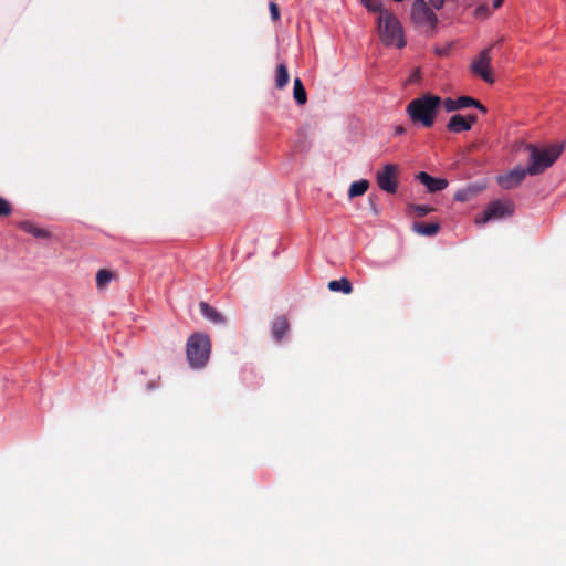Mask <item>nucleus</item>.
<instances>
[{"mask_svg": "<svg viewBox=\"0 0 566 566\" xmlns=\"http://www.w3.org/2000/svg\"><path fill=\"white\" fill-rule=\"evenodd\" d=\"M465 118V122L470 124V128L472 127V125L478 120V117L475 115H468V116H464Z\"/></svg>", "mask_w": 566, "mask_h": 566, "instance_id": "nucleus-28", "label": "nucleus"}, {"mask_svg": "<svg viewBox=\"0 0 566 566\" xmlns=\"http://www.w3.org/2000/svg\"><path fill=\"white\" fill-rule=\"evenodd\" d=\"M514 203L510 200H494L489 202L483 212L475 218V223L481 226L491 220H499L512 216Z\"/></svg>", "mask_w": 566, "mask_h": 566, "instance_id": "nucleus-6", "label": "nucleus"}, {"mask_svg": "<svg viewBox=\"0 0 566 566\" xmlns=\"http://www.w3.org/2000/svg\"><path fill=\"white\" fill-rule=\"evenodd\" d=\"M448 52H449V49H448V48H443V49H436V53H437L438 55H441V56L447 55V54H448Z\"/></svg>", "mask_w": 566, "mask_h": 566, "instance_id": "nucleus-30", "label": "nucleus"}, {"mask_svg": "<svg viewBox=\"0 0 566 566\" xmlns=\"http://www.w3.org/2000/svg\"><path fill=\"white\" fill-rule=\"evenodd\" d=\"M528 175V166L526 168L517 166L497 178L499 185L503 189H513L517 187Z\"/></svg>", "mask_w": 566, "mask_h": 566, "instance_id": "nucleus-10", "label": "nucleus"}, {"mask_svg": "<svg viewBox=\"0 0 566 566\" xmlns=\"http://www.w3.org/2000/svg\"><path fill=\"white\" fill-rule=\"evenodd\" d=\"M411 21L422 32L432 35L437 29L438 18L424 0H415L411 7Z\"/></svg>", "mask_w": 566, "mask_h": 566, "instance_id": "nucleus-5", "label": "nucleus"}, {"mask_svg": "<svg viewBox=\"0 0 566 566\" xmlns=\"http://www.w3.org/2000/svg\"><path fill=\"white\" fill-rule=\"evenodd\" d=\"M199 308L201 314L209 319L211 323L220 325L226 323V318L214 307L210 306L206 302H200Z\"/></svg>", "mask_w": 566, "mask_h": 566, "instance_id": "nucleus-13", "label": "nucleus"}, {"mask_svg": "<svg viewBox=\"0 0 566 566\" xmlns=\"http://www.w3.org/2000/svg\"><path fill=\"white\" fill-rule=\"evenodd\" d=\"M378 29L381 42L385 45H395L399 49L406 45L402 27L396 15L391 12H380L378 15Z\"/></svg>", "mask_w": 566, "mask_h": 566, "instance_id": "nucleus-3", "label": "nucleus"}, {"mask_svg": "<svg viewBox=\"0 0 566 566\" xmlns=\"http://www.w3.org/2000/svg\"><path fill=\"white\" fill-rule=\"evenodd\" d=\"M290 328L285 316H277L272 323V336L275 342H281Z\"/></svg>", "mask_w": 566, "mask_h": 566, "instance_id": "nucleus-12", "label": "nucleus"}, {"mask_svg": "<svg viewBox=\"0 0 566 566\" xmlns=\"http://www.w3.org/2000/svg\"><path fill=\"white\" fill-rule=\"evenodd\" d=\"M412 229L421 235L431 237L438 233L440 224L438 222L423 223L415 222Z\"/></svg>", "mask_w": 566, "mask_h": 566, "instance_id": "nucleus-16", "label": "nucleus"}, {"mask_svg": "<svg viewBox=\"0 0 566 566\" xmlns=\"http://www.w3.org/2000/svg\"><path fill=\"white\" fill-rule=\"evenodd\" d=\"M411 208L413 209L418 217H424L434 210L433 207L426 205H412Z\"/></svg>", "mask_w": 566, "mask_h": 566, "instance_id": "nucleus-23", "label": "nucleus"}, {"mask_svg": "<svg viewBox=\"0 0 566 566\" xmlns=\"http://www.w3.org/2000/svg\"><path fill=\"white\" fill-rule=\"evenodd\" d=\"M447 129L451 133L467 132L470 130V124L465 122L464 116L455 114L449 119Z\"/></svg>", "mask_w": 566, "mask_h": 566, "instance_id": "nucleus-14", "label": "nucleus"}, {"mask_svg": "<svg viewBox=\"0 0 566 566\" xmlns=\"http://www.w3.org/2000/svg\"><path fill=\"white\" fill-rule=\"evenodd\" d=\"M210 338L205 334H193L187 342V359L192 368L203 367L210 356Z\"/></svg>", "mask_w": 566, "mask_h": 566, "instance_id": "nucleus-4", "label": "nucleus"}, {"mask_svg": "<svg viewBox=\"0 0 566 566\" xmlns=\"http://www.w3.org/2000/svg\"><path fill=\"white\" fill-rule=\"evenodd\" d=\"M405 132H406V129L402 126H399L396 128V134H398V135L403 134Z\"/></svg>", "mask_w": 566, "mask_h": 566, "instance_id": "nucleus-32", "label": "nucleus"}, {"mask_svg": "<svg viewBox=\"0 0 566 566\" xmlns=\"http://www.w3.org/2000/svg\"><path fill=\"white\" fill-rule=\"evenodd\" d=\"M491 14L490 8L486 4H480L474 10V17L485 19Z\"/></svg>", "mask_w": 566, "mask_h": 566, "instance_id": "nucleus-24", "label": "nucleus"}, {"mask_svg": "<svg viewBox=\"0 0 566 566\" xmlns=\"http://www.w3.org/2000/svg\"><path fill=\"white\" fill-rule=\"evenodd\" d=\"M454 198H455V200H458V201H464V200H467V196H465L463 192H461V191L457 192V193H455V196H454Z\"/></svg>", "mask_w": 566, "mask_h": 566, "instance_id": "nucleus-29", "label": "nucleus"}, {"mask_svg": "<svg viewBox=\"0 0 566 566\" xmlns=\"http://www.w3.org/2000/svg\"><path fill=\"white\" fill-rule=\"evenodd\" d=\"M113 279V273L108 270L102 269L96 274V285L98 289H103Z\"/></svg>", "mask_w": 566, "mask_h": 566, "instance_id": "nucleus-21", "label": "nucleus"}, {"mask_svg": "<svg viewBox=\"0 0 566 566\" xmlns=\"http://www.w3.org/2000/svg\"><path fill=\"white\" fill-rule=\"evenodd\" d=\"M368 188L369 181L366 179L354 181L349 187L348 197L352 199L355 197L363 196L368 190Z\"/></svg>", "mask_w": 566, "mask_h": 566, "instance_id": "nucleus-20", "label": "nucleus"}, {"mask_svg": "<svg viewBox=\"0 0 566 566\" xmlns=\"http://www.w3.org/2000/svg\"><path fill=\"white\" fill-rule=\"evenodd\" d=\"M566 146V139L545 144L542 146L526 144L525 149L528 153V175L536 176L543 174L552 167L560 157Z\"/></svg>", "mask_w": 566, "mask_h": 566, "instance_id": "nucleus-1", "label": "nucleus"}, {"mask_svg": "<svg viewBox=\"0 0 566 566\" xmlns=\"http://www.w3.org/2000/svg\"><path fill=\"white\" fill-rule=\"evenodd\" d=\"M441 103L439 96L427 93L409 102L406 112L412 123L430 128L434 125Z\"/></svg>", "mask_w": 566, "mask_h": 566, "instance_id": "nucleus-2", "label": "nucleus"}, {"mask_svg": "<svg viewBox=\"0 0 566 566\" xmlns=\"http://www.w3.org/2000/svg\"><path fill=\"white\" fill-rule=\"evenodd\" d=\"M361 3L365 6L366 9L373 12H378L380 14L381 11H385L381 9V0H360Z\"/></svg>", "mask_w": 566, "mask_h": 566, "instance_id": "nucleus-22", "label": "nucleus"}, {"mask_svg": "<svg viewBox=\"0 0 566 566\" xmlns=\"http://www.w3.org/2000/svg\"><path fill=\"white\" fill-rule=\"evenodd\" d=\"M328 289L333 292H343L344 294H350L353 292V285L346 277L331 281Z\"/></svg>", "mask_w": 566, "mask_h": 566, "instance_id": "nucleus-18", "label": "nucleus"}, {"mask_svg": "<svg viewBox=\"0 0 566 566\" xmlns=\"http://www.w3.org/2000/svg\"><path fill=\"white\" fill-rule=\"evenodd\" d=\"M446 1H447V0H429V2L431 3V6H432L434 9H437V10L441 9V8L443 7V4H444V2H446Z\"/></svg>", "mask_w": 566, "mask_h": 566, "instance_id": "nucleus-27", "label": "nucleus"}, {"mask_svg": "<svg viewBox=\"0 0 566 566\" xmlns=\"http://www.w3.org/2000/svg\"><path fill=\"white\" fill-rule=\"evenodd\" d=\"M417 179L426 186L428 191L437 192L448 187V180L444 178H434L426 171H421L417 175Z\"/></svg>", "mask_w": 566, "mask_h": 566, "instance_id": "nucleus-11", "label": "nucleus"}, {"mask_svg": "<svg viewBox=\"0 0 566 566\" xmlns=\"http://www.w3.org/2000/svg\"><path fill=\"white\" fill-rule=\"evenodd\" d=\"M502 39L497 40L496 42L492 43L491 45H494V48H496L497 45H500L502 43Z\"/></svg>", "mask_w": 566, "mask_h": 566, "instance_id": "nucleus-33", "label": "nucleus"}, {"mask_svg": "<svg viewBox=\"0 0 566 566\" xmlns=\"http://www.w3.org/2000/svg\"><path fill=\"white\" fill-rule=\"evenodd\" d=\"M503 3V0H493V8L499 9Z\"/></svg>", "mask_w": 566, "mask_h": 566, "instance_id": "nucleus-31", "label": "nucleus"}, {"mask_svg": "<svg viewBox=\"0 0 566 566\" xmlns=\"http://www.w3.org/2000/svg\"><path fill=\"white\" fill-rule=\"evenodd\" d=\"M441 105L448 113H452L458 109H463L468 107H475L482 113H486L485 106L482 105L478 99L470 96H460L457 99L448 97L442 101Z\"/></svg>", "mask_w": 566, "mask_h": 566, "instance_id": "nucleus-9", "label": "nucleus"}, {"mask_svg": "<svg viewBox=\"0 0 566 566\" xmlns=\"http://www.w3.org/2000/svg\"><path fill=\"white\" fill-rule=\"evenodd\" d=\"M12 212V208L10 206V203L0 197V217H7L9 214H11Z\"/></svg>", "mask_w": 566, "mask_h": 566, "instance_id": "nucleus-25", "label": "nucleus"}, {"mask_svg": "<svg viewBox=\"0 0 566 566\" xmlns=\"http://www.w3.org/2000/svg\"><path fill=\"white\" fill-rule=\"evenodd\" d=\"M293 97L298 105H305L307 102L305 87L298 77L294 80Z\"/></svg>", "mask_w": 566, "mask_h": 566, "instance_id": "nucleus-19", "label": "nucleus"}, {"mask_svg": "<svg viewBox=\"0 0 566 566\" xmlns=\"http://www.w3.org/2000/svg\"><path fill=\"white\" fill-rule=\"evenodd\" d=\"M290 81V74L285 63H280L275 70V87L283 90Z\"/></svg>", "mask_w": 566, "mask_h": 566, "instance_id": "nucleus-17", "label": "nucleus"}, {"mask_svg": "<svg viewBox=\"0 0 566 566\" xmlns=\"http://www.w3.org/2000/svg\"><path fill=\"white\" fill-rule=\"evenodd\" d=\"M20 228L23 231H25L27 233H29L38 239H50L51 238V233L48 230L40 228L30 221H23L20 224Z\"/></svg>", "mask_w": 566, "mask_h": 566, "instance_id": "nucleus-15", "label": "nucleus"}, {"mask_svg": "<svg viewBox=\"0 0 566 566\" xmlns=\"http://www.w3.org/2000/svg\"><path fill=\"white\" fill-rule=\"evenodd\" d=\"M269 9H270V13H271V18L273 21H277L280 19V9H279V6L274 2H271L269 4Z\"/></svg>", "mask_w": 566, "mask_h": 566, "instance_id": "nucleus-26", "label": "nucleus"}, {"mask_svg": "<svg viewBox=\"0 0 566 566\" xmlns=\"http://www.w3.org/2000/svg\"><path fill=\"white\" fill-rule=\"evenodd\" d=\"M398 171L397 165H385L382 170H379L376 176L378 187L388 193H395L398 187Z\"/></svg>", "mask_w": 566, "mask_h": 566, "instance_id": "nucleus-8", "label": "nucleus"}, {"mask_svg": "<svg viewBox=\"0 0 566 566\" xmlns=\"http://www.w3.org/2000/svg\"><path fill=\"white\" fill-rule=\"evenodd\" d=\"M494 49V45H490L489 48L483 49L478 56L471 62L470 71L472 74L481 77L484 82L489 84L494 83V76L492 74L491 62L492 56L491 52Z\"/></svg>", "mask_w": 566, "mask_h": 566, "instance_id": "nucleus-7", "label": "nucleus"}]
</instances>
